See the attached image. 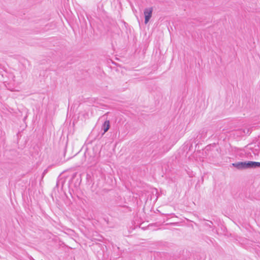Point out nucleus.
Wrapping results in <instances>:
<instances>
[{"mask_svg": "<svg viewBox=\"0 0 260 260\" xmlns=\"http://www.w3.org/2000/svg\"><path fill=\"white\" fill-rule=\"evenodd\" d=\"M232 166L239 170L256 168L260 167V162L252 161H240L232 164Z\"/></svg>", "mask_w": 260, "mask_h": 260, "instance_id": "1", "label": "nucleus"}, {"mask_svg": "<svg viewBox=\"0 0 260 260\" xmlns=\"http://www.w3.org/2000/svg\"><path fill=\"white\" fill-rule=\"evenodd\" d=\"M110 128V121L106 120L103 124L102 128L104 130L103 134L107 132Z\"/></svg>", "mask_w": 260, "mask_h": 260, "instance_id": "2", "label": "nucleus"}, {"mask_svg": "<svg viewBox=\"0 0 260 260\" xmlns=\"http://www.w3.org/2000/svg\"><path fill=\"white\" fill-rule=\"evenodd\" d=\"M152 8H146L144 10V16H152Z\"/></svg>", "mask_w": 260, "mask_h": 260, "instance_id": "3", "label": "nucleus"}, {"mask_svg": "<svg viewBox=\"0 0 260 260\" xmlns=\"http://www.w3.org/2000/svg\"><path fill=\"white\" fill-rule=\"evenodd\" d=\"M241 134H243L244 136L246 135H249L251 133V130L249 128H244L243 129H241Z\"/></svg>", "mask_w": 260, "mask_h": 260, "instance_id": "4", "label": "nucleus"}, {"mask_svg": "<svg viewBox=\"0 0 260 260\" xmlns=\"http://www.w3.org/2000/svg\"><path fill=\"white\" fill-rule=\"evenodd\" d=\"M235 135H237V137L244 136L243 134H241V129H238L234 132Z\"/></svg>", "mask_w": 260, "mask_h": 260, "instance_id": "5", "label": "nucleus"}, {"mask_svg": "<svg viewBox=\"0 0 260 260\" xmlns=\"http://www.w3.org/2000/svg\"><path fill=\"white\" fill-rule=\"evenodd\" d=\"M145 18V23L147 24L148 22L149 21L151 17H144Z\"/></svg>", "mask_w": 260, "mask_h": 260, "instance_id": "6", "label": "nucleus"}]
</instances>
